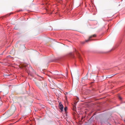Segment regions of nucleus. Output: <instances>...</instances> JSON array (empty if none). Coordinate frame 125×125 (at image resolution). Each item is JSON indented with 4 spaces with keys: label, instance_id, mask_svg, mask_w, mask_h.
I'll return each instance as SVG.
<instances>
[{
    "label": "nucleus",
    "instance_id": "nucleus-1",
    "mask_svg": "<svg viewBox=\"0 0 125 125\" xmlns=\"http://www.w3.org/2000/svg\"><path fill=\"white\" fill-rule=\"evenodd\" d=\"M36 85L39 87H40L43 85L42 82L41 81H38L35 82Z\"/></svg>",
    "mask_w": 125,
    "mask_h": 125
},
{
    "label": "nucleus",
    "instance_id": "nucleus-2",
    "mask_svg": "<svg viewBox=\"0 0 125 125\" xmlns=\"http://www.w3.org/2000/svg\"><path fill=\"white\" fill-rule=\"evenodd\" d=\"M96 35L95 34H94L93 35H91V36L89 37V39H88L85 40V42H89V41H90V40H91L90 39L91 38H92V37H96ZM84 43H85L84 42H82V43L83 44Z\"/></svg>",
    "mask_w": 125,
    "mask_h": 125
},
{
    "label": "nucleus",
    "instance_id": "nucleus-3",
    "mask_svg": "<svg viewBox=\"0 0 125 125\" xmlns=\"http://www.w3.org/2000/svg\"><path fill=\"white\" fill-rule=\"evenodd\" d=\"M59 106L61 111H62L63 110V106L61 102H59Z\"/></svg>",
    "mask_w": 125,
    "mask_h": 125
},
{
    "label": "nucleus",
    "instance_id": "nucleus-4",
    "mask_svg": "<svg viewBox=\"0 0 125 125\" xmlns=\"http://www.w3.org/2000/svg\"><path fill=\"white\" fill-rule=\"evenodd\" d=\"M113 75H108L107 77V78L108 77V78H111V77H112V76H113Z\"/></svg>",
    "mask_w": 125,
    "mask_h": 125
},
{
    "label": "nucleus",
    "instance_id": "nucleus-5",
    "mask_svg": "<svg viewBox=\"0 0 125 125\" xmlns=\"http://www.w3.org/2000/svg\"><path fill=\"white\" fill-rule=\"evenodd\" d=\"M67 109V107H65V108H64V110L65 111H66V110Z\"/></svg>",
    "mask_w": 125,
    "mask_h": 125
},
{
    "label": "nucleus",
    "instance_id": "nucleus-6",
    "mask_svg": "<svg viewBox=\"0 0 125 125\" xmlns=\"http://www.w3.org/2000/svg\"><path fill=\"white\" fill-rule=\"evenodd\" d=\"M119 98L120 100H121V98L120 97H119Z\"/></svg>",
    "mask_w": 125,
    "mask_h": 125
},
{
    "label": "nucleus",
    "instance_id": "nucleus-7",
    "mask_svg": "<svg viewBox=\"0 0 125 125\" xmlns=\"http://www.w3.org/2000/svg\"><path fill=\"white\" fill-rule=\"evenodd\" d=\"M12 13H10V14H12Z\"/></svg>",
    "mask_w": 125,
    "mask_h": 125
},
{
    "label": "nucleus",
    "instance_id": "nucleus-8",
    "mask_svg": "<svg viewBox=\"0 0 125 125\" xmlns=\"http://www.w3.org/2000/svg\"><path fill=\"white\" fill-rule=\"evenodd\" d=\"M20 107H21V105H20Z\"/></svg>",
    "mask_w": 125,
    "mask_h": 125
},
{
    "label": "nucleus",
    "instance_id": "nucleus-9",
    "mask_svg": "<svg viewBox=\"0 0 125 125\" xmlns=\"http://www.w3.org/2000/svg\"><path fill=\"white\" fill-rule=\"evenodd\" d=\"M45 0H45H46H46Z\"/></svg>",
    "mask_w": 125,
    "mask_h": 125
}]
</instances>
